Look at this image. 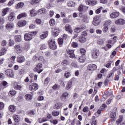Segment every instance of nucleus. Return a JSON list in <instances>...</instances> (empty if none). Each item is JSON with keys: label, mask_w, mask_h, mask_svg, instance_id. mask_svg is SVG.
Wrapping results in <instances>:
<instances>
[{"label": "nucleus", "mask_w": 125, "mask_h": 125, "mask_svg": "<svg viewBox=\"0 0 125 125\" xmlns=\"http://www.w3.org/2000/svg\"><path fill=\"white\" fill-rule=\"evenodd\" d=\"M48 43L51 49L54 50V49H56V48H57V46L55 42V39L51 38L48 41Z\"/></svg>", "instance_id": "nucleus-1"}, {"label": "nucleus", "mask_w": 125, "mask_h": 125, "mask_svg": "<svg viewBox=\"0 0 125 125\" xmlns=\"http://www.w3.org/2000/svg\"><path fill=\"white\" fill-rule=\"evenodd\" d=\"M36 32H31L29 33H26L24 35V39L26 42H29V41H31L32 39H33V35H36Z\"/></svg>", "instance_id": "nucleus-2"}, {"label": "nucleus", "mask_w": 125, "mask_h": 125, "mask_svg": "<svg viewBox=\"0 0 125 125\" xmlns=\"http://www.w3.org/2000/svg\"><path fill=\"white\" fill-rule=\"evenodd\" d=\"M100 54V52L99 51V50L97 49H94L92 51V58H93V59H97V58H98L99 57Z\"/></svg>", "instance_id": "nucleus-3"}, {"label": "nucleus", "mask_w": 125, "mask_h": 125, "mask_svg": "<svg viewBox=\"0 0 125 125\" xmlns=\"http://www.w3.org/2000/svg\"><path fill=\"white\" fill-rule=\"evenodd\" d=\"M35 71L38 72L39 74H41L43 71L42 64L41 63H38L35 68Z\"/></svg>", "instance_id": "nucleus-4"}, {"label": "nucleus", "mask_w": 125, "mask_h": 125, "mask_svg": "<svg viewBox=\"0 0 125 125\" xmlns=\"http://www.w3.org/2000/svg\"><path fill=\"white\" fill-rule=\"evenodd\" d=\"M100 22H101V21H100V18L99 16H96L95 18H94L93 24L94 26H98V25L100 24Z\"/></svg>", "instance_id": "nucleus-5"}, {"label": "nucleus", "mask_w": 125, "mask_h": 125, "mask_svg": "<svg viewBox=\"0 0 125 125\" xmlns=\"http://www.w3.org/2000/svg\"><path fill=\"white\" fill-rule=\"evenodd\" d=\"M14 51L18 54L22 52V47L19 44H16L14 46Z\"/></svg>", "instance_id": "nucleus-6"}, {"label": "nucleus", "mask_w": 125, "mask_h": 125, "mask_svg": "<svg viewBox=\"0 0 125 125\" xmlns=\"http://www.w3.org/2000/svg\"><path fill=\"white\" fill-rule=\"evenodd\" d=\"M39 89V85L37 83H33L29 86V89L31 91H36Z\"/></svg>", "instance_id": "nucleus-7"}, {"label": "nucleus", "mask_w": 125, "mask_h": 125, "mask_svg": "<svg viewBox=\"0 0 125 125\" xmlns=\"http://www.w3.org/2000/svg\"><path fill=\"white\" fill-rule=\"evenodd\" d=\"M52 30L53 36H54V37H57V36L59 35V33L60 32L59 28H58V27H54L52 28Z\"/></svg>", "instance_id": "nucleus-8"}, {"label": "nucleus", "mask_w": 125, "mask_h": 125, "mask_svg": "<svg viewBox=\"0 0 125 125\" xmlns=\"http://www.w3.org/2000/svg\"><path fill=\"white\" fill-rule=\"evenodd\" d=\"M5 74L6 76H8V77H10L11 78L14 77V73H13V71L11 69H7L5 70Z\"/></svg>", "instance_id": "nucleus-9"}, {"label": "nucleus", "mask_w": 125, "mask_h": 125, "mask_svg": "<svg viewBox=\"0 0 125 125\" xmlns=\"http://www.w3.org/2000/svg\"><path fill=\"white\" fill-rule=\"evenodd\" d=\"M25 61H26V60L23 56L20 55L17 57V62L18 63H23Z\"/></svg>", "instance_id": "nucleus-10"}, {"label": "nucleus", "mask_w": 125, "mask_h": 125, "mask_svg": "<svg viewBox=\"0 0 125 125\" xmlns=\"http://www.w3.org/2000/svg\"><path fill=\"white\" fill-rule=\"evenodd\" d=\"M97 66L94 64H89L87 67L88 71H94L96 70Z\"/></svg>", "instance_id": "nucleus-11"}, {"label": "nucleus", "mask_w": 125, "mask_h": 125, "mask_svg": "<svg viewBox=\"0 0 125 125\" xmlns=\"http://www.w3.org/2000/svg\"><path fill=\"white\" fill-rule=\"evenodd\" d=\"M66 53L70 58H75V54L74 53V50H66Z\"/></svg>", "instance_id": "nucleus-12"}, {"label": "nucleus", "mask_w": 125, "mask_h": 125, "mask_svg": "<svg viewBox=\"0 0 125 125\" xmlns=\"http://www.w3.org/2000/svg\"><path fill=\"white\" fill-rule=\"evenodd\" d=\"M120 16V13L119 12H113L110 15V17L111 19H115Z\"/></svg>", "instance_id": "nucleus-13"}, {"label": "nucleus", "mask_w": 125, "mask_h": 125, "mask_svg": "<svg viewBox=\"0 0 125 125\" xmlns=\"http://www.w3.org/2000/svg\"><path fill=\"white\" fill-rule=\"evenodd\" d=\"M5 28L7 30H12L14 28V24L12 22H8L6 24Z\"/></svg>", "instance_id": "nucleus-14"}, {"label": "nucleus", "mask_w": 125, "mask_h": 125, "mask_svg": "<svg viewBox=\"0 0 125 125\" xmlns=\"http://www.w3.org/2000/svg\"><path fill=\"white\" fill-rule=\"evenodd\" d=\"M83 30H85V26H82L80 27H77L75 28L74 32L75 33H81Z\"/></svg>", "instance_id": "nucleus-15"}, {"label": "nucleus", "mask_w": 125, "mask_h": 125, "mask_svg": "<svg viewBox=\"0 0 125 125\" xmlns=\"http://www.w3.org/2000/svg\"><path fill=\"white\" fill-rule=\"evenodd\" d=\"M116 25H124L125 24V21L123 19H119L115 21Z\"/></svg>", "instance_id": "nucleus-16"}, {"label": "nucleus", "mask_w": 125, "mask_h": 125, "mask_svg": "<svg viewBox=\"0 0 125 125\" xmlns=\"http://www.w3.org/2000/svg\"><path fill=\"white\" fill-rule=\"evenodd\" d=\"M13 87L15 89L17 90H21L22 89V86L19 85L18 83L15 82L14 83Z\"/></svg>", "instance_id": "nucleus-17"}, {"label": "nucleus", "mask_w": 125, "mask_h": 125, "mask_svg": "<svg viewBox=\"0 0 125 125\" xmlns=\"http://www.w3.org/2000/svg\"><path fill=\"white\" fill-rule=\"evenodd\" d=\"M8 19L10 21H13V20L15 19V14H14L13 12L10 13L8 16Z\"/></svg>", "instance_id": "nucleus-18"}, {"label": "nucleus", "mask_w": 125, "mask_h": 125, "mask_svg": "<svg viewBox=\"0 0 125 125\" xmlns=\"http://www.w3.org/2000/svg\"><path fill=\"white\" fill-rule=\"evenodd\" d=\"M86 9H87V7L84 6L83 4L80 5L78 8V11H79L80 12L86 10Z\"/></svg>", "instance_id": "nucleus-19"}, {"label": "nucleus", "mask_w": 125, "mask_h": 125, "mask_svg": "<svg viewBox=\"0 0 125 125\" xmlns=\"http://www.w3.org/2000/svg\"><path fill=\"white\" fill-rule=\"evenodd\" d=\"M27 24L26 21H21L18 22V25L19 27H24Z\"/></svg>", "instance_id": "nucleus-20"}, {"label": "nucleus", "mask_w": 125, "mask_h": 125, "mask_svg": "<svg viewBox=\"0 0 125 125\" xmlns=\"http://www.w3.org/2000/svg\"><path fill=\"white\" fill-rule=\"evenodd\" d=\"M8 109H9L10 112L14 113V112H15V111H16V106L14 105H10L8 107Z\"/></svg>", "instance_id": "nucleus-21"}, {"label": "nucleus", "mask_w": 125, "mask_h": 125, "mask_svg": "<svg viewBox=\"0 0 125 125\" xmlns=\"http://www.w3.org/2000/svg\"><path fill=\"white\" fill-rule=\"evenodd\" d=\"M86 4H88L89 5H95V4H97V1L96 0H89V1H86Z\"/></svg>", "instance_id": "nucleus-22"}, {"label": "nucleus", "mask_w": 125, "mask_h": 125, "mask_svg": "<svg viewBox=\"0 0 125 125\" xmlns=\"http://www.w3.org/2000/svg\"><path fill=\"white\" fill-rule=\"evenodd\" d=\"M65 31L66 32H68L69 34H72V28L71 27V25L67 24L65 26Z\"/></svg>", "instance_id": "nucleus-23"}, {"label": "nucleus", "mask_w": 125, "mask_h": 125, "mask_svg": "<svg viewBox=\"0 0 125 125\" xmlns=\"http://www.w3.org/2000/svg\"><path fill=\"white\" fill-rule=\"evenodd\" d=\"M14 122L19 123L20 122V116L19 115H14L13 117Z\"/></svg>", "instance_id": "nucleus-24"}, {"label": "nucleus", "mask_w": 125, "mask_h": 125, "mask_svg": "<svg viewBox=\"0 0 125 125\" xmlns=\"http://www.w3.org/2000/svg\"><path fill=\"white\" fill-rule=\"evenodd\" d=\"M73 83V81L71 80H69L67 83V85L66 86V89L68 90V89H70L71 87H72V84Z\"/></svg>", "instance_id": "nucleus-25"}, {"label": "nucleus", "mask_w": 125, "mask_h": 125, "mask_svg": "<svg viewBox=\"0 0 125 125\" xmlns=\"http://www.w3.org/2000/svg\"><path fill=\"white\" fill-rule=\"evenodd\" d=\"M47 36H48V32L46 31L45 32H43L42 34L40 35V38L42 40H43V39H45Z\"/></svg>", "instance_id": "nucleus-26"}, {"label": "nucleus", "mask_w": 125, "mask_h": 125, "mask_svg": "<svg viewBox=\"0 0 125 125\" xmlns=\"http://www.w3.org/2000/svg\"><path fill=\"white\" fill-rule=\"evenodd\" d=\"M124 119V117L123 115H121L119 116V119L116 121V125H119L122 122H123V120Z\"/></svg>", "instance_id": "nucleus-27"}, {"label": "nucleus", "mask_w": 125, "mask_h": 125, "mask_svg": "<svg viewBox=\"0 0 125 125\" xmlns=\"http://www.w3.org/2000/svg\"><path fill=\"white\" fill-rule=\"evenodd\" d=\"M10 9L9 8H6L3 9L2 12V16H4L5 15H6L7 12L9 11Z\"/></svg>", "instance_id": "nucleus-28"}, {"label": "nucleus", "mask_w": 125, "mask_h": 125, "mask_svg": "<svg viewBox=\"0 0 125 125\" xmlns=\"http://www.w3.org/2000/svg\"><path fill=\"white\" fill-rule=\"evenodd\" d=\"M100 2L103 4H106V3H107V6H110V5H111V3L108 2V0H100Z\"/></svg>", "instance_id": "nucleus-29"}, {"label": "nucleus", "mask_w": 125, "mask_h": 125, "mask_svg": "<svg viewBox=\"0 0 125 125\" xmlns=\"http://www.w3.org/2000/svg\"><path fill=\"white\" fill-rule=\"evenodd\" d=\"M23 6H24V3H23L22 2H21L16 5V8H17V9H18L19 8H22Z\"/></svg>", "instance_id": "nucleus-30"}, {"label": "nucleus", "mask_w": 125, "mask_h": 125, "mask_svg": "<svg viewBox=\"0 0 125 125\" xmlns=\"http://www.w3.org/2000/svg\"><path fill=\"white\" fill-rule=\"evenodd\" d=\"M46 121H47V120H46L45 118H40L38 119L37 122L39 123V124H42V123L46 122Z\"/></svg>", "instance_id": "nucleus-31"}, {"label": "nucleus", "mask_w": 125, "mask_h": 125, "mask_svg": "<svg viewBox=\"0 0 125 125\" xmlns=\"http://www.w3.org/2000/svg\"><path fill=\"white\" fill-rule=\"evenodd\" d=\"M15 40L17 42H21L22 41V39L21 38V36L20 35L16 36L15 37Z\"/></svg>", "instance_id": "nucleus-32"}, {"label": "nucleus", "mask_w": 125, "mask_h": 125, "mask_svg": "<svg viewBox=\"0 0 125 125\" xmlns=\"http://www.w3.org/2000/svg\"><path fill=\"white\" fill-rule=\"evenodd\" d=\"M26 16H27V13H22L21 14H20L18 16L17 18L18 19H21V18L23 17H26Z\"/></svg>", "instance_id": "nucleus-33"}, {"label": "nucleus", "mask_w": 125, "mask_h": 125, "mask_svg": "<svg viewBox=\"0 0 125 125\" xmlns=\"http://www.w3.org/2000/svg\"><path fill=\"white\" fill-rule=\"evenodd\" d=\"M6 51V48H2L0 50V56H2V55H3L4 54H5V52Z\"/></svg>", "instance_id": "nucleus-34"}, {"label": "nucleus", "mask_w": 125, "mask_h": 125, "mask_svg": "<svg viewBox=\"0 0 125 125\" xmlns=\"http://www.w3.org/2000/svg\"><path fill=\"white\" fill-rule=\"evenodd\" d=\"M52 115L54 116V117H57L58 116H59V115H60V111L54 110L52 112Z\"/></svg>", "instance_id": "nucleus-35"}, {"label": "nucleus", "mask_w": 125, "mask_h": 125, "mask_svg": "<svg viewBox=\"0 0 125 125\" xmlns=\"http://www.w3.org/2000/svg\"><path fill=\"white\" fill-rule=\"evenodd\" d=\"M32 95H31V94H27L25 96V99H26V100H27L28 101H29V100H32Z\"/></svg>", "instance_id": "nucleus-36"}, {"label": "nucleus", "mask_w": 125, "mask_h": 125, "mask_svg": "<svg viewBox=\"0 0 125 125\" xmlns=\"http://www.w3.org/2000/svg\"><path fill=\"white\" fill-rule=\"evenodd\" d=\"M116 112H111L110 115V117L112 119V121H115L116 120Z\"/></svg>", "instance_id": "nucleus-37"}, {"label": "nucleus", "mask_w": 125, "mask_h": 125, "mask_svg": "<svg viewBox=\"0 0 125 125\" xmlns=\"http://www.w3.org/2000/svg\"><path fill=\"white\" fill-rule=\"evenodd\" d=\"M40 2L41 0H32L30 1V3L34 5L35 4H37V3H39Z\"/></svg>", "instance_id": "nucleus-38"}, {"label": "nucleus", "mask_w": 125, "mask_h": 125, "mask_svg": "<svg viewBox=\"0 0 125 125\" xmlns=\"http://www.w3.org/2000/svg\"><path fill=\"white\" fill-rule=\"evenodd\" d=\"M49 24L50 26H53L56 24V21H55V20L52 19L49 21Z\"/></svg>", "instance_id": "nucleus-39"}, {"label": "nucleus", "mask_w": 125, "mask_h": 125, "mask_svg": "<svg viewBox=\"0 0 125 125\" xmlns=\"http://www.w3.org/2000/svg\"><path fill=\"white\" fill-rule=\"evenodd\" d=\"M80 42H81L83 43L86 42V38L83 36H82L80 38Z\"/></svg>", "instance_id": "nucleus-40"}, {"label": "nucleus", "mask_w": 125, "mask_h": 125, "mask_svg": "<svg viewBox=\"0 0 125 125\" xmlns=\"http://www.w3.org/2000/svg\"><path fill=\"white\" fill-rule=\"evenodd\" d=\"M30 15L32 17H34L37 15V13H35V10L32 9L30 10Z\"/></svg>", "instance_id": "nucleus-41"}, {"label": "nucleus", "mask_w": 125, "mask_h": 125, "mask_svg": "<svg viewBox=\"0 0 125 125\" xmlns=\"http://www.w3.org/2000/svg\"><path fill=\"white\" fill-rule=\"evenodd\" d=\"M49 82H50V78L47 77L45 79L44 81V83L45 85H47V84H48V83H49Z\"/></svg>", "instance_id": "nucleus-42"}, {"label": "nucleus", "mask_w": 125, "mask_h": 125, "mask_svg": "<svg viewBox=\"0 0 125 125\" xmlns=\"http://www.w3.org/2000/svg\"><path fill=\"white\" fill-rule=\"evenodd\" d=\"M15 94H16V91L15 90L10 91L9 92V95L10 96H14Z\"/></svg>", "instance_id": "nucleus-43"}, {"label": "nucleus", "mask_w": 125, "mask_h": 125, "mask_svg": "<svg viewBox=\"0 0 125 125\" xmlns=\"http://www.w3.org/2000/svg\"><path fill=\"white\" fill-rule=\"evenodd\" d=\"M104 42H105V40L104 39H99L97 41L98 44L102 45L104 44Z\"/></svg>", "instance_id": "nucleus-44"}, {"label": "nucleus", "mask_w": 125, "mask_h": 125, "mask_svg": "<svg viewBox=\"0 0 125 125\" xmlns=\"http://www.w3.org/2000/svg\"><path fill=\"white\" fill-rule=\"evenodd\" d=\"M85 61V58H83V57H81L79 58L78 61L80 63H83Z\"/></svg>", "instance_id": "nucleus-45"}, {"label": "nucleus", "mask_w": 125, "mask_h": 125, "mask_svg": "<svg viewBox=\"0 0 125 125\" xmlns=\"http://www.w3.org/2000/svg\"><path fill=\"white\" fill-rule=\"evenodd\" d=\"M15 43L14 40L10 39L9 42V46H13Z\"/></svg>", "instance_id": "nucleus-46"}, {"label": "nucleus", "mask_w": 125, "mask_h": 125, "mask_svg": "<svg viewBox=\"0 0 125 125\" xmlns=\"http://www.w3.org/2000/svg\"><path fill=\"white\" fill-rule=\"evenodd\" d=\"M80 53L82 54V55H84L85 54V52H86V51L85 50V49L83 48H82L80 50Z\"/></svg>", "instance_id": "nucleus-47"}, {"label": "nucleus", "mask_w": 125, "mask_h": 125, "mask_svg": "<svg viewBox=\"0 0 125 125\" xmlns=\"http://www.w3.org/2000/svg\"><path fill=\"white\" fill-rule=\"evenodd\" d=\"M58 42L59 44H60V45H62V44H63V38H59L58 40Z\"/></svg>", "instance_id": "nucleus-48"}, {"label": "nucleus", "mask_w": 125, "mask_h": 125, "mask_svg": "<svg viewBox=\"0 0 125 125\" xmlns=\"http://www.w3.org/2000/svg\"><path fill=\"white\" fill-rule=\"evenodd\" d=\"M64 77L66 78V79H68L71 77V73L68 72H65L64 73Z\"/></svg>", "instance_id": "nucleus-49"}, {"label": "nucleus", "mask_w": 125, "mask_h": 125, "mask_svg": "<svg viewBox=\"0 0 125 125\" xmlns=\"http://www.w3.org/2000/svg\"><path fill=\"white\" fill-rule=\"evenodd\" d=\"M114 77V72L110 71V72L107 75V79H110V78H113Z\"/></svg>", "instance_id": "nucleus-50"}, {"label": "nucleus", "mask_w": 125, "mask_h": 125, "mask_svg": "<svg viewBox=\"0 0 125 125\" xmlns=\"http://www.w3.org/2000/svg\"><path fill=\"white\" fill-rule=\"evenodd\" d=\"M108 30H109V27H108V26L105 25L104 27L103 31L104 33H106V32H107Z\"/></svg>", "instance_id": "nucleus-51"}, {"label": "nucleus", "mask_w": 125, "mask_h": 125, "mask_svg": "<svg viewBox=\"0 0 125 125\" xmlns=\"http://www.w3.org/2000/svg\"><path fill=\"white\" fill-rule=\"evenodd\" d=\"M1 84L3 85V86H4V88H5L6 87H7L8 86V83L7 82L4 81L1 83Z\"/></svg>", "instance_id": "nucleus-52"}, {"label": "nucleus", "mask_w": 125, "mask_h": 125, "mask_svg": "<svg viewBox=\"0 0 125 125\" xmlns=\"http://www.w3.org/2000/svg\"><path fill=\"white\" fill-rule=\"evenodd\" d=\"M102 9H103V7H101L100 8H99L98 9H97L96 10V13L97 14H99V13H100V12H101V10H102Z\"/></svg>", "instance_id": "nucleus-53"}, {"label": "nucleus", "mask_w": 125, "mask_h": 125, "mask_svg": "<svg viewBox=\"0 0 125 125\" xmlns=\"http://www.w3.org/2000/svg\"><path fill=\"white\" fill-rule=\"evenodd\" d=\"M68 64H69V62L67 60L63 61L62 62V66H67Z\"/></svg>", "instance_id": "nucleus-54"}, {"label": "nucleus", "mask_w": 125, "mask_h": 125, "mask_svg": "<svg viewBox=\"0 0 125 125\" xmlns=\"http://www.w3.org/2000/svg\"><path fill=\"white\" fill-rule=\"evenodd\" d=\"M119 9L121 10L123 13H125V7L121 6L119 7Z\"/></svg>", "instance_id": "nucleus-55"}, {"label": "nucleus", "mask_w": 125, "mask_h": 125, "mask_svg": "<svg viewBox=\"0 0 125 125\" xmlns=\"http://www.w3.org/2000/svg\"><path fill=\"white\" fill-rule=\"evenodd\" d=\"M83 111L84 113H86L88 112V111H89V108H88V107L87 106H85L84 107H83Z\"/></svg>", "instance_id": "nucleus-56"}, {"label": "nucleus", "mask_w": 125, "mask_h": 125, "mask_svg": "<svg viewBox=\"0 0 125 125\" xmlns=\"http://www.w3.org/2000/svg\"><path fill=\"white\" fill-rule=\"evenodd\" d=\"M71 66L72 67H75V68H78V62H74L71 63Z\"/></svg>", "instance_id": "nucleus-57"}, {"label": "nucleus", "mask_w": 125, "mask_h": 125, "mask_svg": "<svg viewBox=\"0 0 125 125\" xmlns=\"http://www.w3.org/2000/svg\"><path fill=\"white\" fill-rule=\"evenodd\" d=\"M0 24L1 25L4 24V19L2 17H0Z\"/></svg>", "instance_id": "nucleus-58"}, {"label": "nucleus", "mask_w": 125, "mask_h": 125, "mask_svg": "<svg viewBox=\"0 0 125 125\" xmlns=\"http://www.w3.org/2000/svg\"><path fill=\"white\" fill-rule=\"evenodd\" d=\"M7 44V42L5 40H3L2 42H1V45L2 46H5Z\"/></svg>", "instance_id": "nucleus-59"}, {"label": "nucleus", "mask_w": 125, "mask_h": 125, "mask_svg": "<svg viewBox=\"0 0 125 125\" xmlns=\"http://www.w3.org/2000/svg\"><path fill=\"white\" fill-rule=\"evenodd\" d=\"M45 48H46V44H43L40 47V49L41 50L45 49Z\"/></svg>", "instance_id": "nucleus-60"}, {"label": "nucleus", "mask_w": 125, "mask_h": 125, "mask_svg": "<svg viewBox=\"0 0 125 125\" xmlns=\"http://www.w3.org/2000/svg\"><path fill=\"white\" fill-rule=\"evenodd\" d=\"M62 97L66 98V97H68L69 96V93L67 92L63 93L62 95Z\"/></svg>", "instance_id": "nucleus-61"}, {"label": "nucleus", "mask_w": 125, "mask_h": 125, "mask_svg": "<svg viewBox=\"0 0 125 125\" xmlns=\"http://www.w3.org/2000/svg\"><path fill=\"white\" fill-rule=\"evenodd\" d=\"M14 0H11L8 3V6H11L13 3H14Z\"/></svg>", "instance_id": "nucleus-62"}, {"label": "nucleus", "mask_w": 125, "mask_h": 125, "mask_svg": "<svg viewBox=\"0 0 125 125\" xmlns=\"http://www.w3.org/2000/svg\"><path fill=\"white\" fill-rule=\"evenodd\" d=\"M19 73L20 75H24L25 74V70L24 69H21Z\"/></svg>", "instance_id": "nucleus-63"}, {"label": "nucleus", "mask_w": 125, "mask_h": 125, "mask_svg": "<svg viewBox=\"0 0 125 125\" xmlns=\"http://www.w3.org/2000/svg\"><path fill=\"white\" fill-rule=\"evenodd\" d=\"M72 46H73V47H78V43L76 42H73L72 43Z\"/></svg>", "instance_id": "nucleus-64"}]
</instances>
